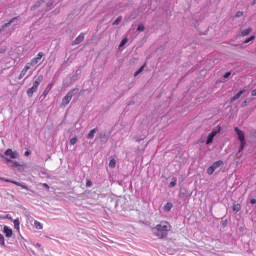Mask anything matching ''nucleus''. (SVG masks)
I'll list each match as a JSON object with an SVG mask.
<instances>
[{
    "label": "nucleus",
    "mask_w": 256,
    "mask_h": 256,
    "mask_svg": "<svg viewBox=\"0 0 256 256\" xmlns=\"http://www.w3.org/2000/svg\"><path fill=\"white\" fill-rule=\"evenodd\" d=\"M33 247L38 249V251H43V247L41 246V243L39 242H32Z\"/></svg>",
    "instance_id": "31"
},
{
    "label": "nucleus",
    "mask_w": 256,
    "mask_h": 256,
    "mask_svg": "<svg viewBox=\"0 0 256 256\" xmlns=\"http://www.w3.org/2000/svg\"><path fill=\"white\" fill-rule=\"evenodd\" d=\"M97 130H98L97 128L90 130L86 136V139H94L95 133H97Z\"/></svg>",
    "instance_id": "22"
},
{
    "label": "nucleus",
    "mask_w": 256,
    "mask_h": 256,
    "mask_svg": "<svg viewBox=\"0 0 256 256\" xmlns=\"http://www.w3.org/2000/svg\"><path fill=\"white\" fill-rule=\"evenodd\" d=\"M250 205H256V199L252 198L249 200Z\"/></svg>",
    "instance_id": "41"
},
{
    "label": "nucleus",
    "mask_w": 256,
    "mask_h": 256,
    "mask_svg": "<svg viewBox=\"0 0 256 256\" xmlns=\"http://www.w3.org/2000/svg\"><path fill=\"white\" fill-rule=\"evenodd\" d=\"M85 41V33H80L75 40L72 42V45H81Z\"/></svg>",
    "instance_id": "14"
},
{
    "label": "nucleus",
    "mask_w": 256,
    "mask_h": 256,
    "mask_svg": "<svg viewBox=\"0 0 256 256\" xmlns=\"http://www.w3.org/2000/svg\"><path fill=\"white\" fill-rule=\"evenodd\" d=\"M171 209H173V204L171 202H167L164 207H163V211L165 213H169V211H171Z\"/></svg>",
    "instance_id": "21"
},
{
    "label": "nucleus",
    "mask_w": 256,
    "mask_h": 256,
    "mask_svg": "<svg viewBox=\"0 0 256 256\" xmlns=\"http://www.w3.org/2000/svg\"><path fill=\"white\" fill-rule=\"evenodd\" d=\"M54 3H55V0H40V1H37L31 7V11H36L37 9H39V11L47 13V11H51V9H53V4Z\"/></svg>",
    "instance_id": "2"
},
{
    "label": "nucleus",
    "mask_w": 256,
    "mask_h": 256,
    "mask_svg": "<svg viewBox=\"0 0 256 256\" xmlns=\"http://www.w3.org/2000/svg\"><path fill=\"white\" fill-rule=\"evenodd\" d=\"M177 186V177H172L171 182L169 183L168 187L173 189V187Z\"/></svg>",
    "instance_id": "25"
},
{
    "label": "nucleus",
    "mask_w": 256,
    "mask_h": 256,
    "mask_svg": "<svg viewBox=\"0 0 256 256\" xmlns=\"http://www.w3.org/2000/svg\"><path fill=\"white\" fill-rule=\"evenodd\" d=\"M127 43H129V38L127 37L123 38L119 44V49H123V47H125Z\"/></svg>",
    "instance_id": "24"
},
{
    "label": "nucleus",
    "mask_w": 256,
    "mask_h": 256,
    "mask_svg": "<svg viewBox=\"0 0 256 256\" xmlns=\"http://www.w3.org/2000/svg\"><path fill=\"white\" fill-rule=\"evenodd\" d=\"M17 21H19V17H14V18L10 19L7 23L2 25L0 27V35L1 34H3V35L7 34L9 32V31H7V27H9L10 25H12V23H15Z\"/></svg>",
    "instance_id": "7"
},
{
    "label": "nucleus",
    "mask_w": 256,
    "mask_h": 256,
    "mask_svg": "<svg viewBox=\"0 0 256 256\" xmlns=\"http://www.w3.org/2000/svg\"><path fill=\"white\" fill-rule=\"evenodd\" d=\"M134 139H135V141H136L137 143H141V141H143V139H145V136H142V137H140V138H139V136H136V137H134Z\"/></svg>",
    "instance_id": "36"
},
{
    "label": "nucleus",
    "mask_w": 256,
    "mask_h": 256,
    "mask_svg": "<svg viewBox=\"0 0 256 256\" xmlns=\"http://www.w3.org/2000/svg\"><path fill=\"white\" fill-rule=\"evenodd\" d=\"M13 225H14V228H15L17 231H20V229H21V227H20L21 222L19 221L18 218H17V219H14Z\"/></svg>",
    "instance_id": "27"
},
{
    "label": "nucleus",
    "mask_w": 256,
    "mask_h": 256,
    "mask_svg": "<svg viewBox=\"0 0 256 256\" xmlns=\"http://www.w3.org/2000/svg\"><path fill=\"white\" fill-rule=\"evenodd\" d=\"M251 41H255V35H251L248 37L245 41L244 44L247 45V43H251Z\"/></svg>",
    "instance_id": "33"
},
{
    "label": "nucleus",
    "mask_w": 256,
    "mask_h": 256,
    "mask_svg": "<svg viewBox=\"0 0 256 256\" xmlns=\"http://www.w3.org/2000/svg\"><path fill=\"white\" fill-rule=\"evenodd\" d=\"M123 21V16H118L115 21L112 22V25H119Z\"/></svg>",
    "instance_id": "29"
},
{
    "label": "nucleus",
    "mask_w": 256,
    "mask_h": 256,
    "mask_svg": "<svg viewBox=\"0 0 256 256\" xmlns=\"http://www.w3.org/2000/svg\"><path fill=\"white\" fill-rule=\"evenodd\" d=\"M2 233H4L6 239H11V237H13V229L7 225L3 226Z\"/></svg>",
    "instance_id": "11"
},
{
    "label": "nucleus",
    "mask_w": 256,
    "mask_h": 256,
    "mask_svg": "<svg viewBox=\"0 0 256 256\" xmlns=\"http://www.w3.org/2000/svg\"><path fill=\"white\" fill-rule=\"evenodd\" d=\"M252 97H256V89L251 92Z\"/></svg>",
    "instance_id": "44"
},
{
    "label": "nucleus",
    "mask_w": 256,
    "mask_h": 256,
    "mask_svg": "<svg viewBox=\"0 0 256 256\" xmlns=\"http://www.w3.org/2000/svg\"><path fill=\"white\" fill-rule=\"evenodd\" d=\"M45 57V53L39 52L35 58L31 59L30 63H27V65H30V67H35L39 61H41Z\"/></svg>",
    "instance_id": "10"
},
{
    "label": "nucleus",
    "mask_w": 256,
    "mask_h": 256,
    "mask_svg": "<svg viewBox=\"0 0 256 256\" xmlns=\"http://www.w3.org/2000/svg\"><path fill=\"white\" fill-rule=\"evenodd\" d=\"M86 187H93V181L91 179L86 180Z\"/></svg>",
    "instance_id": "37"
},
{
    "label": "nucleus",
    "mask_w": 256,
    "mask_h": 256,
    "mask_svg": "<svg viewBox=\"0 0 256 256\" xmlns=\"http://www.w3.org/2000/svg\"><path fill=\"white\" fill-rule=\"evenodd\" d=\"M5 51H7V46H2L0 48V53H5Z\"/></svg>",
    "instance_id": "40"
},
{
    "label": "nucleus",
    "mask_w": 256,
    "mask_h": 256,
    "mask_svg": "<svg viewBox=\"0 0 256 256\" xmlns=\"http://www.w3.org/2000/svg\"><path fill=\"white\" fill-rule=\"evenodd\" d=\"M215 139V136L213 134L209 133L207 138H206V145H211Z\"/></svg>",
    "instance_id": "23"
},
{
    "label": "nucleus",
    "mask_w": 256,
    "mask_h": 256,
    "mask_svg": "<svg viewBox=\"0 0 256 256\" xmlns=\"http://www.w3.org/2000/svg\"><path fill=\"white\" fill-rule=\"evenodd\" d=\"M104 137H105V134L100 135V139H104Z\"/></svg>",
    "instance_id": "46"
},
{
    "label": "nucleus",
    "mask_w": 256,
    "mask_h": 256,
    "mask_svg": "<svg viewBox=\"0 0 256 256\" xmlns=\"http://www.w3.org/2000/svg\"><path fill=\"white\" fill-rule=\"evenodd\" d=\"M34 227H35V229L41 230V229H43V224L41 222L35 220L34 221Z\"/></svg>",
    "instance_id": "30"
},
{
    "label": "nucleus",
    "mask_w": 256,
    "mask_h": 256,
    "mask_svg": "<svg viewBox=\"0 0 256 256\" xmlns=\"http://www.w3.org/2000/svg\"><path fill=\"white\" fill-rule=\"evenodd\" d=\"M232 210L234 213H239V211H241V204H239V203L234 204L232 207Z\"/></svg>",
    "instance_id": "28"
},
{
    "label": "nucleus",
    "mask_w": 256,
    "mask_h": 256,
    "mask_svg": "<svg viewBox=\"0 0 256 256\" xmlns=\"http://www.w3.org/2000/svg\"><path fill=\"white\" fill-rule=\"evenodd\" d=\"M42 185H43V187H44L45 189H47V191H49V189H50L49 184L44 183V184H42Z\"/></svg>",
    "instance_id": "43"
},
{
    "label": "nucleus",
    "mask_w": 256,
    "mask_h": 256,
    "mask_svg": "<svg viewBox=\"0 0 256 256\" xmlns=\"http://www.w3.org/2000/svg\"><path fill=\"white\" fill-rule=\"evenodd\" d=\"M234 131L237 135L238 141H245V132H243V130L236 126L234 127Z\"/></svg>",
    "instance_id": "13"
},
{
    "label": "nucleus",
    "mask_w": 256,
    "mask_h": 256,
    "mask_svg": "<svg viewBox=\"0 0 256 256\" xmlns=\"http://www.w3.org/2000/svg\"><path fill=\"white\" fill-rule=\"evenodd\" d=\"M231 77V71H228L226 72L224 75H223V79H229Z\"/></svg>",
    "instance_id": "38"
},
{
    "label": "nucleus",
    "mask_w": 256,
    "mask_h": 256,
    "mask_svg": "<svg viewBox=\"0 0 256 256\" xmlns=\"http://www.w3.org/2000/svg\"><path fill=\"white\" fill-rule=\"evenodd\" d=\"M223 225H225V222H223Z\"/></svg>",
    "instance_id": "48"
},
{
    "label": "nucleus",
    "mask_w": 256,
    "mask_h": 256,
    "mask_svg": "<svg viewBox=\"0 0 256 256\" xmlns=\"http://www.w3.org/2000/svg\"><path fill=\"white\" fill-rule=\"evenodd\" d=\"M253 4L256 5V0L253 1Z\"/></svg>",
    "instance_id": "47"
},
{
    "label": "nucleus",
    "mask_w": 256,
    "mask_h": 256,
    "mask_svg": "<svg viewBox=\"0 0 256 256\" xmlns=\"http://www.w3.org/2000/svg\"><path fill=\"white\" fill-rule=\"evenodd\" d=\"M109 167H110V169H115V167H117V160H115V158L110 159Z\"/></svg>",
    "instance_id": "26"
},
{
    "label": "nucleus",
    "mask_w": 256,
    "mask_h": 256,
    "mask_svg": "<svg viewBox=\"0 0 256 256\" xmlns=\"http://www.w3.org/2000/svg\"><path fill=\"white\" fill-rule=\"evenodd\" d=\"M235 17L238 19H239V17H243V11L236 12Z\"/></svg>",
    "instance_id": "39"
},
{
    "label": "nucleus",
    "mask_w": 256,
    "mask_h": 256,
    "mask_svg": "<svg viewBox=\"0 0 256 256\" xmlns=\"http://www.w3.org/2000/svg\"><path fill=\"white\" fill-rule=\"evenodd\" d=\"M43 79H44L43 75H38L34 77L32 87L28 88V90L26 91V95L28 97H33L34 93H37L39 89V85L43 83Z\"/></svg>",
    "instance_id": "3"
},
{
    "label": "nucleus",
    "mask_w": 256,
    "mask_h": 256,
    "mask_svg": "<svg viewBox=\"0 0 256 256\" xmlns=\"http://www.w3.org/2000/svg\"><path fill=\"white\" fill-rule=\"evenodd\" d=\"M222 129H223V128L218 125L216 128H213V129H212V131L210 132V134L213 135L214 137H217V135H219V133H221Z\"/></svg>",
    "instance_id": "18"
},
{
    "label": "nucleus",
    "mask_w": 256,
    "mask_h": 256,
    "mask_svg": "<svg viewBox=\"0 0 256 256\" xmlns=\"http://www.w3.org/2000/svg\"><path fill=\"white\" fill-rule=\"evenodd\" d=\"M24 155L25 157H29V155H31V150H26Z\"/></svg>",
    "instance_id": "42"
},
{
    "label": "nucleus",
    "mask_w": 256,
    "mask_h": 256,
    "mask_svg": "<svg viewBox=\"0 0 256 256\" xmlns=\"http://www.w3.org/2000/svg\"><path fill=\"white\" fill-rule=\"evenodd\" d=\"M137 31H139V32L145 31V25H143L142 23L138 24Z\"/></svg>",
    "instance_id": "34"
},
{
    "label": "nucleus",
    "mask_w": 256,
    "mask_h": 256,
    "mask_svg": "<svg viewBox=\"0 0 256 256\" xmlns=\"http://www.w3.org/2000/svg\"><path fill=\"white\" fill-rule=\"evenodd\" d=\"M169 231H171V224L167 221H162L152 228L153 235L158 239H165L169 235Z\"/></svg>",
    "instance_id": "1"
},
{
    "label": "nucleus",
    "mask_w": 256,
    "mask_h": 256,
    "mask_svg": "<svg viewBox=\"0 0 256 256\" xmlns=\"http://www.w3.org/2000/svg\"><path fill=\"white\" fill-rule=\"evenodd\" d=\"M239 143H240V146L238 149V153H243L245 147L247 146V140H241L239 141Z\"/></svg>",
    "instance_id": "19"
},
{
    "label": "nucleus",
    "mask_w": 256,
    "mask_h": 256,
    "mask_svg": "<svg viewBox=\"0 0 256 256\" xmlns=\"http://www.w3.org/2000/svg\"><path fill=\"white\" fill-rule=\"evenodd\" d=\"M222 165H224L223 160L213 162L212 165L209 166L206 170L207 175H213L215 173V170L219 169V167H221Z\"/></svg>",
    "instance_id": "6"
},
{
    "label": "nucleus",
    "mask_w": 256,
    "mask_h": 256,
    "mask_svg": "<svg viewBox=\"0 0 256 256\" xmlns=\"http://www.w3.org/2000/svg\"><path fill=\"white\" fill-rule=\"evenodd\" d=\"M77 141H79V139H77V137H73L70 139V145H77Z\"/></svg>",
    "instance_id": "35"
},
{
    "label": "nucleus",
    "mask_w": 256,
    "mask_h": 256,
    "mask_svg": "<svg viewBox=\"0 0 256 256\" xmlns=\"http://www.w3.org/2000/svg\"><path fill=\"white\" fill-rule=\"evenodd\" d=\"M145 67H147V63L145 62L137 71L134 72V77H139L142 71H145Z\"/></svg>",
    "instance_id": "20"
},
{
    "label": "nucleus",
    "mask_w": 256,
    "mask_h": 256,
    "mask_svg": "<svg viewBox=\"0 0 256 256\" xmlns=\"http://www.w3.org/2000/svg\"><path fill=\"white\" fill-rule=\"evenodd\" d=\"M252 32H253V28L251 27L243 29L240 32V37H249V35H251Z\"/></svg>",
    "instance_id": "17"
},
{
    "label": "nucleus",
    "mask_w": 256,
    "mask_h": 256,
    "mask_svg": "<svg viewBox=\"0 0 256 256\" xmlns=\"http://www.w3.org/2000/svg\"><path fill=\"white\" fill-rule=\"evenodd\" d=\"M247 93V89L239 90L233 97L230 98V103H235L237 99H241L243 94Z\"/></svg>",
    "instance_id": "12"
},
{
    "label": "nucleus",
    "mask_w": 256,
    "mask_h": 256,
    "mask_svg": "<svg viewBox=\"0 0 256 256\" xmlns=\"http://www.w3.org/2000/svg\"><path fill=\"white\" fill-rule=\"evenodd\" d=\"M10 157L9 159L13 160V159H19V152L17 151H13V149L8 148L5 150L4 152V157Z\"/></svg>",
    "instance_id": "8"
},
{
    "label": "nucleus",
    "mask_w": 256,
    "mask_h": 256,
    "mask_svg": "<svg viewBox=\"0 0 256 256\" xmlns=\"http://www.w3.org/2000/svg\"><path fill=\"white\" fill-rule=\"evenodd\" d=\"M54 83L53 82H51V83H49L47 86H46V88H45V90H44V92H43V94H42V97L45 99V97H47V95H49V93L51 92V89H53V87H54Z\"/></svg>",
    "instance_id": "16"
},
{
    "label": "nucleus",
    "mask_w": 256,
    "mask_h": 256,
    "mask_svg": "<svg viewBox=\"0 0 256 256\" xmlns=\"http://www.w3.org/2000/svg\"><path fill=\"white\" fill-rule=\"evenodd\" d=\"M0 247H5V236L0 233Z\"/></svg>",
    "instance_id": "32"
},
{
    "label": "nucleus",
    "mask_w": 256,
    "mask_h": 256,
    "mask_svg": "<svg viewBox=\"0 0 256 256\" xmlns=\"http://www.w3.org/2000/svg\"><path fill=\"white\" fill-rule=\"evenodd\" d=\"M247 105V100H245L242 104L241 107H245Z\"/></svg>",
    "instance_id": "45"
},
{
    "label": "nucleus",
    "mask_w": 256,
    "mask_h": 256,
    "mask_svg": "<svg viewBox=\"0 0 256 256\" xmlns=\"http://www.w3.org/2000/svg\"><path fill=\"white\" fill-rule=\"evenodd\" d=\"M77 93H79V88H73L72 90H70L62 99V105L64 107H67V105H69V103H71V99H73V97H75V95H77Z\"/></svg>",
    "instance_id": "4"
},
{
    "label": "nucleus",
    "mask_w": 256,
    "mask_h": 256,
    "mask_svg": "<svg viewBox=\"0 0 256 256\" xmlns=\"http://www.w3.org/2000/svg\"><path fill=\"white\" fill-rule=\"evenodd\" d=\"M29 69H31V64H26L24 69H22V71L20 72L18 79L19 81H21V79H23V77H25V75H27V71H29Z\"/></svg>",
    "instance_id": "15"
},
{
    "label": "nucleus",
    "mask_w": 256,
    "mask_h": 256,
    "mask_svg": "<svg viewBox=\"0 0 256 256\" xmlns=\"http://www.w3.org/2000/svg\"><path fill=\"white\" fill-rule=\"evenodd\" d=\"M0 181H3L4 183H12L13 185H16V187H22V189H27V186L21 182L11 180L9 178L0 177Z\"/></svg>",
    "instance_id": "9"
},
{
    "label": "nucleus",
    "mask_w": 256,
    "mask_h": 256,
    "mask_svg": "<svg viewBox=\"0 0 256 256\" xmlns=\"http://www.w3.org/2000/svg\"><path fill=\"white\" fill-rule=\"evenodd\" d=\"M0 159H3L4 161H6V165L8 167H11L12 169H15V167H21V163L15 160H11V158H8L3 154H0Z\"/></svg>",
    "instance_id": "5"
}]
</instances>
